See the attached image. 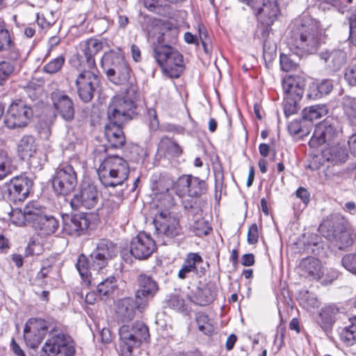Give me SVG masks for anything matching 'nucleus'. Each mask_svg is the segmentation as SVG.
<instances>
[{
  "label": "nucleus",
  "instance_id": "1",
  "mask_svg": "<svg viewBox=\"0 0 356 356\" xmlns=\"http://www.w3.org/2000/svg\"><path fill=\"white\" fill-rule=\"evenodd\" d=\"M291 30L290 49L299 56L315 54L325 42L326 35L320 22L307 14L296 19Z\"/></svg>",
  "mask_w": 356,
  "mask_h": 356
},
{
  "label": "nucleus",
  "instance_id": "2",
  "mask_svg": "<svg viewBox=\"0 0 356 356\" xmlns=\"http://www.w3.org/2000/svg\"><path fill=\"white\" fill-rule=\"evenodd\" d=\"M170 185L165 186L160 181L154 189V199L158 201L156 207L159 213L156 215L154 224L159 235L173 238L181 233V227L177 217L168 209L175 204V200L169 193Z\"/></svg>",
  "mask_w": 356,
  "mask_h": 356
},
{
  "label": "nucleus",
  "instance_id": "3",
  "mask_svg": "<svg viewBox=\"0 0 356 356\" xmlns=\"http://www.w3.org/2000/svg\"><path fill=\"white\" fill-rule=\"evenodd\" d=\"M95 160L99 162L98 176L102 184L106 188L122 186L128 179L129 167L127 162L118 156H111L102 160L95 156Z\"/></svg>",
  "mask_w": 356,
  "mask_h": 356
},
{
  "label": "nucleus",
  "instance_id": "4",
  "mask_svg": "<svg viewBox=\"0 0 356 356\" xmlns=\"http://www.w3.org/2000/svg\"><path fill=\"white\" fill-rule=\"evenodd\" d=\"M76 350L71 337L65 334L56 326L49 330V337L40 351V356H74Z\"/></svg>",
  "mask_w": 356,
  "mask_h": 356
},
{
  "label": "nucleus",
  "instance_id": "5",
  "mask_svg": "<svg viewBox=\"0 0 356 356\" xmlns=\"http://www.w3.org/2000/svg\"><path fill=\"white\" fill-rule=\"evenodd\" d=\"M102 65L107 79L113 84L121 86L129 81L131 69L121 55L114 52L104 54Z\"/></svg>",
  "mask_w": 356,
  "mask_h": 356
},
{
  "label": "nucleus",
  "instance_id": "6",
  "mask_svg": "<svg viewBox=\"0 0 356 356\" xmlns=\"http://www.w3.org/2000/svg\"><path fill=\"white\" fill-rule=\"evenodd\" d=\"M135 98L129 93L127 95L114 96L108 106L107 116L109 122L115 124H123L131 120L136 114Z\"/></svg>",
  "mask_w": 356,
  "mask_h": 356
},
{
  "label": "nucleus",
  "instance_id": "7",
  "mask_svg": "<svg viewBox=\"0 0 356 356\" xmlns=\"http://www.w3.org/2000/svg\"><path fill=\"white\" fill-rule=\"evenodd\" d=\"M33 113L31 106L26 101L15 99L7 109L3 120L4 124L10 129L25 127L28 125Z\"/></svg>",
  "mask_w": 356,
  "mask_h": 356
},
{
  "label": "nucleus",
  "instance_id": "8",
  "mask_svg": "<svg viewBox=\"0 0 356 356\" xmlns=\"http://www.w3.org/2000/svg\"><path fill=\"white\" fill-rule=\"evenodd\" d=\"M100 82L97 68L83 67L75 81L79 98L84 102H90L99 89Z\"/></svg>",
  "mask_w": 356,
  "mask_h": 356
},
{
  "label": "nucleus",
  "instance_id": "9",
  "mask_svg": "<svg viewBox=\"0 0 356 356\" xmlns=\"http://www.w3.org/2000/svg\"><path fill=\"white\" fill-rule=\"evenodd\" d=\"M332 228V233L327 234L326 237L334 243L339 250L349 247L353 244V233L350 229L343 225V220L339 216H330L320 226L323 232L325 228Z\"/></svg>",
  "mask_w": 356,
  "mask_h": 356
},
{
  "label": "nucleus",
  "instance_id": "10",
  "mask_svg": "<svg viewBox=\"0 0 356 356\" xmlns=\"http://www.w3.org/2000/svg\"><path fill=\"white\" fill-rule=\"evenodd\" d=\"M119 335L123 348L131 353L134 348L149 337L148 327L140 321H136L133 325H124L119 330Z\"/></svg>",
  "mask_w": 356,
  "mask_h": 356
},
{
  "label": "nucleus",
  "instance_id": "11",
  "mask_svg": "<svg viewBox=\"0 0 356 356\" xmlns=\"http://www.w3.org/2000/svg\"><path fill=\"white\" fill-rule=\"evenodd\" d=\"M77 185V174L72 165H60L56 169L52 179L56 193L67 195L73 192Z\"/></svg>",
  "mask_w": 356,
  "mask_h": 356
},
{
  "label": "nucleus",
  "instance_id": "12",
  "mask_svg": "<svg viewBox=\"0 0 356 356\" xmlns=\"http://www.w3.org/2000/svg\"><path fill=\"white\" fill-rule=\"evenodd\" d=\"M99 193L97 186L90 180L81 182L79 190L70 201V205L74 210L81 208L91 209L98 203Z\"/></svg>",
  "mask_w": 356,
  "mask_h": 356
},
{
  "label": "nucleus",
  "instance_id": "13",
  "mask_svg": "<svg viewBox=\"0 0 356 356\" xmlns=\"http://www.w3.org/2000/svg\"><path fill=\"white\" fill-rule=\"evenodd\" d=\"M54 325L40 318H30L26 323L24 329V339L26 344L31 348H38L44 337Z\"/></svg>",
  "mask_w": 356,
  "mask_h": 356
},
{
  "label": "nucleus",
  "instance_id": "14",
  "mask_svg": "<svg viewBox=\"0 0 356 356\" xmlns=\"http://www.w3.org/2000/svg\"><path fill=\"white\" fill-rule=\"evenodd\" d=\"M175 193L181 198L197 197L206 193L207 186L204 181L192 175H182L176 182Z\"/></svg>",
  "mask_w": 356,
  "mask_h": 356
},
{
  "label": "nucleus",
  "instance_id": "15",
  "mask_svg": "<svg viewBox=\"0 0 356 356\" xmlns=\"http://www.w3.org/2000/svg\"><path fill=\"white\" fill-rule=\"evenodd\" d=\"M138 289L135 297L137 299V305L140 312H144L149 305V301L152 299L159 290L156 281L151 277L145 274L138 276Z\"/></svg>",
  "mask_w": 356,
  "mask_h": 356
},
{
  "label": "nucleus",
  "instance_id": "16",
  "mask_svg": "<svg viewBox=\"0 0 356 356\" xmlns=\"http://www.w3.org/2000/svg\"><path fill=\"white\" fill-rule=\"evenodd\" d=\"M118 246L110 240L101 239L97 245L96 251L90 255L92 266L95 270H100L118 254Z\"/></svg>",
  "mask_w": 356,
  "mask_h": 356
},
{
  "label": "nucleus",
  "instance_id": "17",
  "mask_svg": "<svg viewBox=\"0 0 356 356\" xmlns=\"http://www.w3.org/2000/svg\"><path fill=\"white\" fill-rule=\"evenodd\" d=\"M47 213L46 209L37 202L28 203L24 208L23 212L21 210H14L12 213L13 221L19 225L24 224L25 221L31 223L34 227L42 216Z\"/></svg>",
  "mask_w": 356,
  "mask_h": 356
},
{
  "label": "nucleus",
  "instance_id": "18",
  "mask_svg": "<svg viewBox=\"0 0 356 356\" xmlns=\"http://www.w3.org/2000/svg\"><path fill=\"white\" fill-rule=\"evenodd\" d=\"M31 186L32 182L27 177L17 176L7 184V191L5 194L10 202L14 203L22 202L27 197Z\"/></svg>",
  "mask_w": 356,
  "mask_h": 356
},
{
  "label": "nucleus",
  "instance_id": "19",
  "mask_svg": "<svg viewBox=\"0 0 356 356\" xmlns=\"http://www.w3.org/2000/svg\"><path fill=\"white\" fill-rule=\"evenodd\" d=\"M156 250L154 241L145 233H139L130 244V252L139 260L147 259Z\"/></svg>",
  "mask_w": 356,
  "mask_h": 356
},
{
  "label": "nucleus",
  "instance_id": "20",
  "mask_svg": "<svg viewBox=\"0 0 356 356\" xmlns=\"http://www.w3.org/2000/svg\"><path fill=\"white\" fill-rule=\"evenodd\" d=\"M51 99L57 115L67 122L74 119V105L68 95L61 91H55L51 93Z\"/></svg>",
  "mask_w": 356,
  "mask_h": 356
},
{
  "label": "nucleus",
  "instance_id": "21",
  "mask_svg": "<svg viewBox=\"0 0 356 356\" xmlns=\"http://www.w3.org/2000/svg\"><path fill=\"white\" fill-rule=\"evenodd\" d=\"M337 134L338 132L336 127L329 124L327 121H325L315 127L309 145L312 148H317L323 144L330 145L331 143L337 136Z\"/></svg>",
  "mask_w": 356,
  "mask_h": 356
},
{
  "label": "nucleus",
  "instance_id": "22",
  "mask_svg": "<svg viewBox=\"0 0 356 356\" xmlns=\"http://www.w3.org/2000/svg\"><path fill=\"white\" fill-rule=\"evenodd\" d=\"M88 226L89 221L83 214L63 217V232L65 234L79 236L87 230Z\"/></svg>",
  "mask_w": 356,
  "mask_h": 356
},
{
  "label": "nucleus",
  "instance_id": "23",
  "mask_svg": "<svg viewBox=\"0 0 356 356\" xmlns=\"http://www.w3.org/2000/svg\"><path fill=\"white\" fill-rule=\"evenodd\" d=\"M320 58L327 69L332 72L339 70L346 63V53L340 49H325L320 54Z\"/></svg>",
  "mask_w": 356,
  "mask_h": 356
},
{
  "label": "nucleus",
  "instance_id": "24",
  "mask_svg": "<svg viewBox=\"0 0 356 356\" xmlns=\"http://www.w3.org/2000/svg\"><path fill=\"white\" fill-rule=\"evenodd\" d=\"M136 309L138 310V307L136 297L134 298L128 297L119 300L115 307L117 321L120 322L131 321L136 315Z\"/></svg>",
  "mask_w": 356,
  "mask_h": 356
},
{
  "label": "nucleus",
  "instance_id": "25",
  "mask_svg": "<svg viewBox=\"0 0 356 356\" xmlns=\"http://www.w3.org/2000/svg\"><path fill=\"white\" fill-rule=\"evenodd\" d=\"M299 268L302 276L313 280L320 279L323 274L321 261L312 257L302 259L300 262Z\"/></svg>",
  "mask_w": 356,
  "mask_h": 356
},
{
  "label": "nucleus",
  "instance_id": "26",
  "mask_svg": "<svg viewBox=\"0 0 356 356\" xmlns=\"http://www.w3.org/2000/svg\"><path fill=\"white\" fill-rule=\"evenodd\" d=\"M161 67L163 73L169 77H179L184 70L183 56L176 50Z\"/></svg>",
  "mask_w": 356,
  "mask_h": 356
},
{
  "label": "nucleus",
  "instance_id": "27",
  "mask_svg": "<svg viewBox=\"0 0 356 356\" xmlns=\"http://www.w3.org/2000/svg\"><path fill=\"white\" fill-rule=\"evenodd\" d=\"M103 48V43L97 39L90 38L85 44L83 49L84 56L81 61L83 67L88 69L96 68L94 56Z\"/></svg>",
  "mask_w": 356,
  "mask_h": 356
},
{
  "label": "nucleus",
  "instance_id": "28",
  "mask_svg": "<svg viewBox=\"0 0 356 356\" xmlns=\"http://www.w3.org/2000/svg\"><path fill=\"white\" fill-rule=\"evenodd\" d=\"M305 87L302 77L289 76L283 79L282 88L286 96L301 99Z\"/></svg>",
  "mask_w": 356,
  "mask_h": 356
},
{
  "label": "nucleus",
  "instance_id": "29",
  "mask_svg": "<svg viewBox=\"0 0 356 356\" xmlns=\"http://www.w3.org/2000/svg\"><path fill=\"white\" fill-rule=\"evenodd\" d=\"M122 125L109 122V124L105 126V136L111 146L114 148H120L125 143V137L122 130Z\"/></svg>",
  "mask_w": 356,
  "mask_h": 356
},
{
  "label": "nucleus",
  "instance_id": "30",
  "mask_svg": "<svg viewBox=\"0 0 356 356\" xmlns=\"http://www.w3.org/2000/svg\"><path fill=\"white\" fill-rule=\"evenodd\" d=\"M202 263L203 259L198 253L191 252L188 254L178 272V277L184 280L191 273L197 274V266Z\"/></svg>",
  "mask_w": 356,
  "mask_h": 356
},
{
  "label": "nucleus",
  "instance_id": "31",
  "mask_svg": "<svg viewBox=\"0 0 356 356\" xmlns=\"http://www.w3.org/2000/svg\"><path fill=\"white\" fill-rule=\"evenodd\" d=\"M162 38L163 35L159 38L158 43L154 44L153 47V57L160 67L170 58L172 53L176 51L171 46L161 44L160 38Z\"/></svg>",
  "mask_w": 356,
  "mask_h": 356
},
{
  "label": "nucleus",
  "instance_id": "32",
  "mask_svg": "<svg viewBox=\"0 0 356 356\" xmlns=\"http://www.w3.org/2000/svg\"><path fill=\"white\" fill-rule=\"evenodd\" d=\"M19 148L24 156L29 158L31 164H33L38 154L35 138L32 136H23L19 141Z\"/></svg>",
  "mask_w": 356,
  "mask_h": 356
},
{
  "label": "nucleus",
  "instance_id": "33",
  "mask_svg": "<svg viewBox=\"0 0 356 356\" xmlns=\"http://www.w3.org/2000/svg\"><path fill=\"white\" fill-rule=\"evenodd\" d=\"M92 261L91 258L89 259L84 254H81L79 257L76 264V268L81 277L88 285L91 284V281L90 280V277L91 276V270H98L92 268Z\"/></svg>",
  "mask_w": 356,
  "mask_h": 356
},
{
  "label": "nucleus",
  "instance_id": "34",
  "mask_svg": "<svg viewBox=\"0 0 356 356\" xmlns=\"http://www.w3.org/2000/svg\"><path fill=\"white\" fill-rule=\"evenodd\" d=\"M341 105L350 124L356 127V98L345 95L342 97Z\"/></svg>",
  "mask_w": 356,
  "mask_h": 356
},
{
  "label": "nucleus",
  "instance_id": "35",
  "mask_svg": "<svg viewBox=\"0 0 356 356\" xmlns=\"http://www.w3.org/2000/svg\"><path fill=\"white\" fill-rule=\"evenodd\" d=\"M327 113V109L324 104H316L306 107L302 112L303 122L306 121L312 122L313 120L319 119Z\"/></svg>",
  "mask_w": 356,
  "mask_h": 356
},
{
  "label": "nucleus",
  "instance_id": "36",
  "mask_svg": "<svg viewBox=\"0 0 356 356\" xmlns=\"http://www.w3.org/2000/svg\"><path fill=\"white\" fill-rule=\"evenodd\" d=\"M41 230L44 234H51L54 233L58 227V221L53 216L45 213L41 220L35 227Z\"/></svg>",
  "mask_w": 356,
  "mask_h": 356
},
{
  "label": "nucleus",
  "instance_id": "37",
  "mask_svg": "<svg viewBox=\"0 0 356 356\" xmlns=\"http://www.w3.org/2000/svg\"><path fill=\"white\" fill-rule=\"evenodd\" d=\"M195 321L199 331L204 334L210 336L215 332L213 321L206 314L197 312L195 314Z\"/></svg>",
  "mask_w": 356,
  "mask_h": 356
},
{
  "label": "nucleus",
  "instance_id": "38",
  "mask_svg": "<svg viewBox=\"0 0 356 356\" xmlns=\"http://www.w3.org/2000/svg\"><path fill=\"white\" fill-rule=\"evenodd\" d=\"M333 89L332 81L330 79H324L311 88L308 94L309 98L318 99L323 95H328Z\"/></svg>",
  "mask_w": 356,
  "mask_h": 356
},
{
  "label": "nucleus",
  "instance_id": "39",
  "mask_svg": "<svg viewBox=\"0 0 356 356\" xmlns=\"http://www.w3.org/2000/svg\"><path fill=\"white\" fill-rule=\"evenodd\" d=\"M339 309L335 305H327L322 309L320 313L322 322L321 327L326 330L329 329L334 321V316L338 313Z\"/></svg>",
  "mask_w": 356,
  "mask_h": 356
},
{
  "label": "nucleus",
  "instance_id": "40",
  "mask_svg": "<svg viewBox=\"0 0 356 356\" xmlns=\"http://www.w3.org/2000/svg\"><path fill=\"white\" fill-rule=\"evenodd\" d=\"M159 149L172 156H179L182 153L181 147L175 140L168 137L161 140Z\"/></svg>",
  "mask_w": 356,
  "mask_h": 356
},
{
  "label": "nucleus",
  "instance_id": "41",
  "mask_svg": "<svg viewBox=\"0 0 356 356\" xmlns=\"http://www.w3.org/2000/svg\"><path fill=\"white\" fill-rule=\"evenodd\" d=\"M214 299V294L209 288L197 289L192 298V301L200 306H205Z\"/></svg>",
  "mask_w": 356,
  "mask_h": 356
},
{
  "label": "nucleus",
  "instance_id": "42",
  "mask_svg": "<svg viewBox=\"0 0 356 356\" xmlns=\"http://www.w3.org/2000/svg\"><path fill=\"white\" fill-rule=\"evenodd\" d=\"M323 154L328 161L335 163L344 162L347 156L345 149L339 146H331L324 150Z\"/></svg>",
  "mask_w": 356,
  "mask_h": 356
},
{
  "label": "nucleus",
  "instance_id": "43",
  "mask_svg": "<svg viewBox=\"0 0 356 356\" xmlns=\"http://www.w3.org/2000/svg\"><path fill=\"white\" fill-rule=\"evenodd\" d=\"M15 168L12 165V159L8 152L0 149V180L3 179L12 173Z\"/></svg>",
  "mask_w": 356,
  "mask_h": 356
},
{
  "label": "nucleus",
  "instance_id": "44",
  "mask_svg": "<svg viewBox=\"0 0 356 356\" xmlns=\"http://www.w3.org/2000/svg\"><path fill=\"white\" fill-rule=\"evenodd\" d=\"M117 280L114 276L108 277L97 285V292L99 296H108L112 294L117 287Z\"/></svg>",
  "mask_w": 356,
  "mask_h": 356
},
{
  "label": "nucleus",
  "instance_id": "45",
  "mask_svg": "<svg viewBox=\"0 0 356 356\" xmlns=\"http://www.w3.org/2000/svg\"><path fill=\"white\" fill-rule=\"evenodd\" d=\"M294 52V50H291ZM296 56V54L286 55L282 54L280 57V66L283 71L289 72L296 69L297 62L293 57ZM297 56H298L297 55Z\"/></svg>",
  "mask_w": 356,
  "mask_h": 356
},
{
  "label": "nucleus",
  "instance_id": "46",
  "mask_svg": "<svg viewBox=\"0 0 356 356\" xmlns=\"http://www.w3.org/2000/svg\"><path fill=\"white\" fill-rule=\"evenodd\" d=\"M10 36L3 19L0 18V51L6 50L10 45Z\"/></svg>",
  "mask_w": 356,
  "mask_h": 356
},
{
  "label": "nucleus",
  "instance_id": "47",
  "mask_svg": "<svg viewBox=\"0 0 356 356\" xmlns=\"http://www.w3.org/2000/svg\"><path fill=\"white\" fill-rule=\"evenodd\" d=\"M65 63L63 56H60L51 60L43 67L44 72L48 74H55L58 72Z\"/></svg>",
  "mask_w": 356,
  "mask_h": 356
},
{
  "label": "nucleus",
  "instance_id": "48",
  "mask_svg": "<svg viewBox=\"0 0 356 356\" xmlns=\"http://www.w3.org/2000/svg\"><path fill=\"white\" fill-rule=\"evenodd\" d=\"M51 265H45L44 264L40 270L37 273L34 279V284L40 286H44V285H46L47 283L46 278L48 276V275L51 273Z\"/></svg>",
  "mask_w": 356,
  "mask_h": 356
},
{
  "label": "nucleus",
  "instance_id": "49",
  "mask_svg": "<svg viewBox=\"0 0 356 356\" xmlns=\"http://www.w3.org/2000/svg\"><path fill=\"white\" fill-rule=\"evenodd\" d=\"M340 339L346 346H351L356 343V331L345 327L340 333Z\"/></svg>",
  "mask_w": 356,
  "mask_h": 356
},
{
  "label": "nucleus",
  "instance_id": "50",
  "mask_svg": "<svg viewBox=\"0 0 356 356\" xmlns=\"http://www.w3.org/2000/svg\"><path fill=\"white\" fill-rule=\"evenodd\" d=\"M300 99H296L292 97H285L284 104V112L286 116L291 115L298 111V101Z\"/></svg>",
  "mask_w": 356,
  "mask_h": 356
},
{
  "label": "nucleus",
  "instance_id": "51",
  "mask_svg": "<svg viewBox=\"0 0 356 356\" xmlns=\"http://www.w3.org/2000/svg\"><path fill=\"white\" fill-rule=\"evenodd\" d=\"M15 65L8 61H2L0 63V85H3L6 80L13 72Z\"/></svg>",
  "mask_w": 356,
  "mask_h": 356
},
{
  "label": "nucleus",
  "instance_id": "52",
  "mask_svg": "<svg viewBox=\"0 0 356 356\" xmlns=\"http://www.w3.org/2000/svg\"><path fill=\"white\" fill-rule=\"evenodd\" d=\"M343 266L349 272L356 275V254H346L341 260Z\"/></svg>",
  "mask_w": 356,
  "mask_h": 356
},
{
  "label": "nucleus",
  "instance_id": "53",
  "mask_svg": "<svg viewBox=\"0 0 356 356\" xmlns=\"http://www.w3.org/2000/svg\"><path fill=\"white\" fill-rule=\"evenodd\" d=\"M193 228L195 234L198 236H206L211 230L208 223L203 220L196 222Z\"/></svg>",
  "mask_w": 356,
  "mask_h": 356
},
{
  "label": "nucleus",
  "instance_id": "54",
  "mask_svg": "<svg viewBox=\"0 0 356 356\" xmlns=\"http://www.w3.org/2000/svg\"><path fill=\"white\" fill-rule=\"evenodd\" d=\"M120 207V202L113 199L106 200L103 204V210L110 215L117 211Z\"/></svg>",
  "mask_w": 356,
  "mask_h": 356
},
{
  "label": "nucleus",
  "instance_id": "55",
  "mask_svg": "<svg viewBox=\"0 0 356 356\" xmlns=\"http://www.w3.org/2000/svg\"><path fill=\"white\" fill-rule=\"evenodd\" d=\"M350 39L352 43L356 46V13L349 17Z\"/></svg>",
  "mask_w": 356,
  "mask_h": 356
},
{
  "label": "nucleus",
  "instance_id": "56",
  "mask_svg": "<svg viewBox=\"0 0 356 356\" xmlns=\"http://www.w3.org/2000/svg\"><path fill=\"white\" fill-rule=\"evenodd\" d=\"M344 78L350 86H356V65L350 66L346 70Z\"/></svg>",
  "mask_w": 356,
  "mask_h": 356
},
{
  "label": "nucleus",
  "instance_id": "57",
  "mask_svg": "<svg viewBox=\"0 0 356 356\" xmlns=\"http://www.w3.org/2000/svg\"><path fill=\"white\" fill-rule=\"evenodd\" d=\"M259 238L258 227L257 224H252L248 229V243L249 244H255L257 243Z\"/></svg>",
  "mask_w": 356,
  "mask_h": 356
},
{
  "label": "nucleus",
  "instance_id": "58",
  "mask_svg": "<svg viewBox=\"0 0 356 356\" xmlns=\"http://www.w3.org/2000/svg\"><path fill=\"white\" fill-rule=\"evenodd\" d=\"M302 123L303 122V118L298 120H294L291 122L288 126V130L291 135L299 136L300 132L301 131Z\"/></svg>",
  "mask_w": 356,
  "mask_h": 356
},
{
  "label": "nucleus",
  "instance_id": "59",
  "mask_svg": "<svg viewBox=\"0 0 356 356\" xmlns=\"http://www.w3.org/2000/svg\"><path fill=\"white\" fill-rule=\"evenodd\" d=\"M145 7L151 12L159 13L161 5L159 0H143Z\"/></svg>",
  "mask_w": 356,
  "mask_h": 356
},
{
  "label": "nucleus",
  "instance_id": "60",
  "mask_svg": "<svg viewBox=\"0 0 356 356\" xmlns=\"http://www.w3.org/2000/svg\"><path fill=\"white\" fill-rule=\"evenodd\" d=\"M8 50V53L7 54V58L12 61L17 60L19 57V51L15 47L13 44V42H10V47H8L7 49Z\"/></svg>",
  "mask_w": 356,
  "mask_h": 356
},
{
  "label": "nucleus",
  "instance_id": "61",
  "mask_svg": "<svg viewBox=\"0 0 356 356\" xmlns=\"http://www.w3.org/2000/svg\"><path fill=\"white\" fill-rule=\"evenodd\" d=\"M296 196L302 200L305 204H307L309 201V193L305 188L300 187L296 191Z\"/></svg>",
  "mask_w": 356,
  "mask_h": 356
},
{
  "label": "nucleus",
  "instance_id": "62",
  "mask_svg": "<svg viewBox=\"0 0 356 356\" xmlns=\"http://www.w3.org/2000/svg\"><path fill=\"white\" fill-rule=\"evenodd\" d=\"M168 305L175 309H179L183 307V301L177 296H174L168 300Z\"/></svg>",
  "mask_w": 356,
  "mask_h": 356
},
{
  "label": "nucleus",
  "instance_id": "63",
  "mask_svg": "<svg viewBox=\"0 0 356 356\" xmlns=\"http://www.w3.org/2000/svg\"><path fill=\"white\" fill-rule=\"evenodd\" d=\"M241 264L245 266H251L254 264V257L252 254H245L242 257Z\"/></svg>",
  "mask_w": 356,
  "mask_h": 356
},
{
  "label": "nucleus",
  "instance_id": "64",
  "mask_svg": "<svg viewBox=\"0 0 356 356\" xmlns=\"http://www.w3.org/2000/svg\"><path fill=\"white\" fill-rule=\"evenodd\" d=\"M350 152L356 156V133L352 135L348 140Z\"/></svg>",
  "mask_w": 356,
  "mask_h": 356
}]
</instances>
